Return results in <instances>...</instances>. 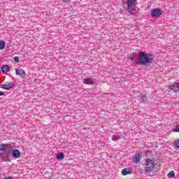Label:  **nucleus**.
<instances>
[{
  "instance_id": "15",
  "label": "nucleus",
  "mask_w": 179,
  "mask_h": 179,
  "mask_svg": "<svg viewBox=\"0 0 179 179\" xmlns=\"http://www.w3.org/2000/svg\"><path fill=\"white\" fill-rule=\"evenodd\" d=\"M5 41H0V50H4L5 49Z\"/></svg>"
},
{
  "instance_id": "22",
  "label": "nucleus",
  "mask_w": 179,
  "mask_h": 179,
  "mask_svg": "<svg viewBox=\"0 0 179 179\" xmlns=\"http://www.w3.org/2000/svg\"><path fill=\"white\" fill-rule=\"evenodd\" d=\"M5 94L2 92V91H0V96H3Z\"/></svg>"
},
{
  "instance_id": "4",
  "label": "nucleus",
  "mask_w": 179,
  "mask_h": 179,
  "mask_svg": "<svg viewBox=\"0 0 179 179\" xmlns=\"http://www.w3.org/2000/svg\"><path fill=\"white\" fill-rule=\"evenodd\" d=\"M155 167H156V163H155V159L147 158L145 159V171L146 173H151L152 170H155Z\"/></svg>"
},
{
  "instance_id": "17",
  "label": "nucleus",
  "mask_w": 179,
  "mask_h": 179,
  "mask_svg": "<svg viewBox=\"0 0 179 179\" xmlns=\"http://www.w3.org/2000/svg\"><path fill=\"white\" fill-rule=\"evenodd\" d=\"M141 101L145 102L148 101V96H146L145 94L141 95Z\"/></svg>"
},
{
  "instance_id": "16",
  "label": "nucleus",
  "mask_w": 179,
  "mask_h": 179,
  "mask_svg": "<svg viewBox=\"0 0 179 179\" xmlns=\"http://www.w3.org/2000/svg\"><path fill=\"white\" fill-rule=\"evenodd\" d=\"M57 159L59 160H64V158L65 157V155H64V153H60L59 155H57Z\"/></svg>"
},
{
  "instance_id": "18",
  "label": "nucleus",
  "mask_w": 179,
  "mask_h": 179,
  "mask_svg": "<svg viewBox=\"0 0 179 179\" xmlns=\"http://www.w3.org/2000/svg\"><path fill=\"white\" fill-rule=\"evenodd\" d=\"M174 145L176 146V148H178V149H179V140H177L174 142Z\"/></svg>"
},
{
  "instance_id": "9",
  "label": "nucleus",
  "mask_w": 179,
  "mask_h": 179,
  "mask_svg": "<svg viewBox=\"0 0 179 179\" xmlns=\"http://www.w3.org/2000/svg\"><path fill=\"white\" fill-rule=\"evenodd\" d=\"M83 83L85 85H94V79H93L92 78H85L83 80Z\"/></svg>"
},
{
  "instance_id": "7",
  "label": "nucleus",
  "mask_w": 179,
  "mask_h": 179,
  "mask_svg": "<svg viewBox=\"0 0 179 179\" xmlns=\"http://www.w3.org/2000/svg\"><path fill=\"white\" fill-rule=\"evenodd\" d=\"M15 75L20 76L22 79L26 78V72L24 71V69H15Z\"/></svg>"
},
{
  "instance_id": "5",
  "label": "nucleus",
  "mask_w": 179,
  "mask_h": 179,
  "mask_svg": "<svg viewBox=\"0 0 179 179\" xmlns=\"http://www.w3.org/2000/svg\"><path fill=\"white\" fill-rule=\"evenodd\" d=\"M150 15L152 17H160L162 16V9L155 8L151 10Z\"/></svg>"
},
{
  "instance_id": "2",
  "label": "nucleus",
  "mask_w": 179,
  "mask_h": 179,
  "mask_svg": "<svg viewBox=\"0 0 179 179\" xmlns=\"http://www.w3.org/2000/svg\"><path fill=\"white\" fill-rule=\"evenodd\" d=\"M138 59L139 65L149 66L153 62L154 57L152 54H148L146 52H140Z\"/></svg>"
},
{
  "instance_id": "14",
  "label": "nucleus",
  "mask_w": 179,
  "mask_h": 179,
  "mask_svg": "<svg viewBox=\"0 0 179 179\" xmlns=\"http://www.w3.org/2000/svg\"><path fill=\"white\" fill-rule=\"evenodd\" d=\"M169 178H175L176 174H174V171H171L170 173H168Z\"/></svg>"
},
{
  "instance_id": "24",
  "label": "nucleus",
  "mask_w": 179,
  "mask_h": 179,
  "mask_svg": "<svg viewBox=\"0 0 179 179\" xmlns=\"http://www.w3.org/2000/svg\"><path fill=\"white\" fill-rule=\"evenodd\" d=\"M131 60H133V59H134V58H132V57H131Z\"/></svg>"
},
{
  "instance_id": "25",
  "label": "nucleus",
  "mask_w": 179,
  "mask_h": 179,
  "mask_svg": "<svg viewBox=\"0 0 179 179\" xmlns=\"http://www.w3.org/2000/svg\"><path fill=\"white\" fill-rule=\"evenodd\" d=\"M0 73H1V70H0Z\"/></svg>"
},
{
  "instance_id": "13",
  "label": "nucleus",
  "mask_w": 179,
  "mask_h": 179,
  "mask_svg": "<svg viewBox=\"0 0 179 179\" xmlns=\"http://www.w3.org/2000/svg\"><path fill=\"white\" fill-rule=\"evenodd\" d=\"M9 71H10V68L9 67L8 65H3L1 67V72H3V73H8V72H9Z\"/></svg>"
},
{
  "instance_id": "19",
  "label": "nucleus",
  "mask_w": 179,
  "mask_h": 179,
  "mask_svg": "<svg viewBox=\"0 0 179 179\" xmlns=\"http://www.w3.org/2000/svg\"><path fill=\"white\" fill-rule=\"evenodd\" d=\"M173 132H179V126H177L176 127L173 128Z\"/></svg>"
},
{
  "instance_id": "10",
  "label": "nucleus",
  "mask_w": 179,
  "mask_h": 179,
  "mask_svg": "<svg viewBox=\"0 0 179 179\" xmlns=\"http://www.w3.org/2000/svg\"><path fill=\"white\" fill-rule=\"evenodd\" d=\"M122 176H128L129 174H132V169L130 168H124L122 170Z\"/></svg>"
},
{
  "instance_id": "23",
  "label": "nucleus",
  "mask_w": 179,
  "mask_h": 179,
  "mask_svg": "<svg viewBox=\"0 0 179 179\" xmlns=\"http://www.w3.org/2000/svg\"><path fill=\"white\" fill-rule=\"evenodd\" d=\"M63 1V2H69V1H71V0H62Z\"/></svg>"
},
{
  "instance_id": "21",
  "label": "nucleus",
  "mask_w": 179,
  "mask_h": 179,
  "mask_svg": "<svg viewBox=\"0 0 179 179\" xmlns=\"http://www.w3.org/2000/svg\"><path fill=\"white\" fill-rule=\"evenodd\" d=\"M5 179H13V177L8 176V177H6Z\"/></svg>"
},
{
  "instance_id": "20",
  "label": "nucleus",
  "mask_w": 179,
  "mask_h": 179,
  "mask_svg": "<svg viewBox=\"0 0 179 179\" xmlns=\"http://www.w3.org/2000/svg\"><path fill=\"white\" fill-rule=\"evenodd\" d=\"M13 59L15 62H19V57H15Z\"/></svg>"
},
{
  "instance_id": "11",
  "label": "nucleus",
  "mask_w": 179,
  "mask_h": 179,
  "mask_svg": "<svg viewBox=\"0 0 179 179\" xmlns=\"http://www.w3.org/2000/svg\"><path fill=\"white\" fill-rule=\"evenodd\" d=\"M121 138H122V134L121 133H117V134L113 135L111 137V139L113 142H117V141H118V139H121Z\"/></svg>"
},
{
  "instance_id": "8",
  "label": "nucleus",
  "mask_w": 179,
  "mask_h": 179,
  "mask_svg": "<svg viewBox=\"0 0 179 179\" xmlns=\"http://www.w3.org/2000/svg\"><path fill=\"white\" fill-rule=\"evenodd\" d=\"M141 160H142V155L139 153L136 154L133 159L134 163H141Z\"/></svg>"
},
{
  "instance_id": "1",
  "label": "nucleus",
  "mask_w": 179,
  "mask_h": 179,
  "mask_svg": "<svg viewBox=\"0 0 179 179\" xmlns=\"http://www.w3.org/2000/svg\"><path fill=\"white\" fill-rule=\"evenodd\" d=\"M13 149V145L8 143H1L0 144V159L3 162H8L9 157L10 156V153H12L13 157L15 159H19L21 156L20 151L19 150H12Z\"/></svg>"
},
{
  "instance_id": "6",
  "label": "nucleus",
  "mask_w": 179,
  "mask_h": 179,
  "mask_svg": "<svg viewBox=\"0 0 179 179\" xmlns=\"http://www.w3.org/2000/svg\"><path fill=\"white\" fill-rule=\"evenodd\" d=\"M1 89H4L5 90H10V89H13V87H15V83L9 82L6 84L1 85Z\"/></svg>"
},
{
  "instance_id": "3",
  "label": "nucleus",
  "mask_w": 179,
  "mask_h": 179,
  "mask_svg": "<svg viewBox=\"0 0 179 179\" xmlns=\"http://www.w3.org/2000/svg\"><path fill=\"white\" fill-rule=\"evenodd\" d=\"M123 8L131 15L136 12V0H123Z\"/></svg>"
},
{
  "instance_id": "12",
  "label": "nucleus",
  "mask_w": 179,
  "mask_h": 179,
  "mask_svg": "<svg viewBox=\"0 0 179 179\" xmlns=\"http://www.w3.org/2000/svg\"><path fill=\"white\" fill-rule=\"evenodd\" d=\"M171 90H173L175 93H177V92L179 91V83H175L171 87Z\"/></svg>"
}]
</instances>
